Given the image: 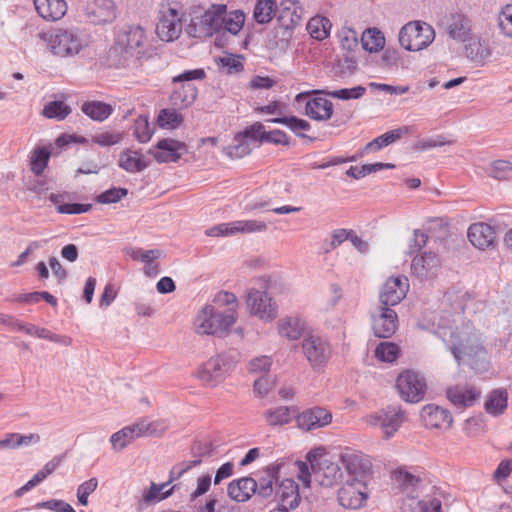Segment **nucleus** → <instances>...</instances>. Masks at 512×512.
<instances>
[{"instance_id": "1", "label": "nucleus", "mask_w": 512, "mask_h": 512, "mask_svg": "<svg viewBox=\"0 0 512 512\" xmlns=\"http://www.w3.org/2000/svg\"><path fill=\"white\" fill-rule=\"evenodd\" d=\"M239 303L235 294L221 291L212 304H206L196 313L192 327L196 334L226 337L238 319Z\"/></svg>"}, {"instance_id": "2", "label": "nucleus", "mask_w": 512, "mask_h": 512, "mask_svg": "<svg viewBox=\"0 0 512 512\" xmlns=\"http://www.w3.org/2000/svg\"><path fill=\"white\" fill-rule=\"evenodd\" d=\"M245 14L241 10L227 12L225 4H212L199 18L188 27L192 37L212 36L219 32L237 35L243 28Z\"/></svg>"}, {"instance_id": "3", "label": "nucleus", "mask_w": 512, "mask_h": 512, "mask_svg": "<svg viewBox=\"0 0 512 512\" xmlns=\"http://www.w3.org/2000/svg\"><path fill=\"white\" fill-rule=\"evenodd\" d=\"M450 337L452 340L451 352L458 364L463 361L476 371L487 370L489 366L487 351L476 333L451 332Z\"/></svg>"}, {"instance_id": "4", "label": "nucleus", "mask_w": 512, "mask_h": 512, "mask_svg": "<svg viewBox=\"0 0 512 512\" xmlns=\"http://www.w3.org/2000/svg\"><path fill=\"white\" fill-rule=\"evenodd\" d=\"M41 38L50 52L60 57L77 55L89 44L87 35L77 28H56L42 33Z\"/></svg>"}, {"instance_id": "5", "label": "nucleus", "mask_w": 512, "mask_h": 512, "mask_svg": "<svg viewBox=\"0 0 512 512\" xmlns=\"http://www.w3.org/2000/svg\"><path fill=\"white\" fill-rule=\"evenodd\" d=\"M240 354L236 350L224 351L207 360L198 370V378L206 385L215 386L234 368Z\"/></svg>"}, {"instance_id": "6", "label": "nucleus", "mask_w": 512, "mask_h": 512, "mask_svg": "<svg viewBox=\"0 0 512 512\" xmlns=\"http://www.w3.org/2000/svg\"><path fill=\"white\" fill-rule=\"evenodd\" d=\"M313 470L315 480L324 487H332L338 484L343 477V472L339 466V461H333L326 453L325 449L319 447L307 454Z\"/></svg>"}, {"instance_id": "7", "label": "nucleus", "mask_w": 512, "mask_h": 512, "mask_svg": "<svg viewBox=\"0 0 512 512\" xmlns=\"http://www.w3.org/2000/svg\"><path fill=\"white\" fill-rule=\"evenodd\" d=\"M205 77L203 69L186 70L173 78L175 88L173 89L170 102L176 108H187L191 106L198 94L192 80H202Z\"/></svg>"}, {"instance_id": "8", "label": "nucleus", "mask_w": 512, "mask_h": 512, "mask_svg": "<svg viewBox=\"0 0 512 512\" xmlns=\"http://www.w3.org/2000/svg\"><path fill=\"white\" fill-rule=\"evenodd\" d=\"M399 43L407 51H421L435 39V31L431 25L422 21H410L399 31Z\"/></svg>"}, {"instance_id": "9", "label": "nucleus", "mask_w": 512, "mask_h": 512, "mask_svg": "<svg viewBox=\"0 0 512 512\" xmlns=\"http://www.w3.org/2000/svg\"><path fill=\"white\" fill-rule=\"evenodd\" d=\"M147 36L145 30L139 25H126L118 30L110 52L127 59L141 54Z\"/></svg>"}, {"instance_id": "10", "label": "nucleus", "mask_w": 512, "mask_h": 512, "mask_svg": "<svg viewBox=\"0 0 512 512\" xmlns=\"http://www.w3.org/2000/svg\"><path fill=\"white\" fill-rule=\"evenodd\" d=\"M301 346L305 358L313 369L324 367L332 354L330 343L317 335L305 336Z\"/></svg>"}, {"instance_id": "11", "label": "nucleus", "mask_w": 512, "mask_h": 512, "mask_svg": "<svg viewBox=\"0 0 512 512\" xmlns=\"http://www.w3.org/2000/svg\"><path fill=\"white\" fill-rule=\"evenodd\" d=\"M396 387L401 398L410 403L421 401L426 392L424 378L411 370L405 371L398 376Z\"/></svg>"}, {"instance_id": "12", "label": "nucleus", "mask_w": 512, "mask_h": 512, "mask_svg": "<svg viewBox=\"0 0 512 512\" xmlns=\"http://www.w3.org/2000/svg\"><path fill=\"white\" fill-rule=\"evenodd\" d=\"M267 230V224L259 220H238L229 223L215 225L205 231L207 236L226 237L239 233L264 232Z\"/></svg>"}, {"instance_id": "13", "label": "nucleus", "mask_w": 512, "mask_h": 512, "mask_svg": "<svg viewBox=\"0 0 512 512\" xmlns=\"http://www.w3.org/2000/svg\"><path fill=\"white\" fill-rule=\"evenodd\" d=\"M367 499L366 484L357 479L347 480L338 490V502L347 509H359Z\"/></svg>"}, {"instance_id": "14", "label": "nucleus", "mask_w": 512, "mask_h": 512, "mask_svg": "<svg viewBox=\"0 0 512 512\" xmlns=\"http://www.w3.org/2000/svg\"><path fill=\"white\" fill-rule=\"evenodd\" d=\"M182 32V15L175 8H167L160 12L156 26V34L166 42H172L179 38Z\"/></svg>"}, {"instance_id": "15", "label": "nucleus", "mask_w": 512, "mask_h": 512, "mask_svg": "<svg viewBox=\"0 0 512 512\" xmlns=\"http://www.w3.org/2000/svg\"><path fill=\"white\" fill-rule=\"evenodd\" d=\"M440 268L441 260L433 252L425 251L416 255L411 261V273L421 282L434 279Z\"/></svg>"}, {"instance_id": "16", "label": "nucleus", "mask_w": 512, "mask_h": 512, "mask_svg": "<svg viewBox=\"0 0 512 512\" xmlns=\"http://www.w3.org/2000/svg\"><path fill=\"white\" fill-rule=\"evenodd\" d=\"M246 302L250 313L262 320H272L277 316V305L266 292L250 289Z\"/></svg>"}, {"instance_id": "17", "label": "nucleus", "mask_w": 512, "mask_h": 512, "mask_svg": "<svg viewBox=\"0 0 512 512\" xmlns=\"http://www.w3.org/2000/svg\"><path fill=\"white\" fill-rule=\"evenodd\" d=\"M83 15L92 24L105 25L116 19V6L112 0H93L84 6Z\"/></svg>"}, {"instance_id": "18", "label": "nucleus", "mask_w": 512, "mask_h": 512, "mask_svg": "<svg viewBox=\"0 0 512 512\" xmlns=\"http://www.w3.org/2000/svg\"><path fill=\"white\" fill-rule=\"evenodd\" d=\"M187 151V145L184 142L172 138H164L159 140L148 153L158 163H170L177 162Z\"/></svg>"}, {"instance_id": "19", "label": "nucleus", "mask_w": 512, "mask_h": 512, "mask_svg": "<svg viewBox=\"0 0 512 512\" xmlns=\"http://www.w3.org/2000/svg\"><path fill=\"white\" fill-rule=\"evenodd\" d=\"M398 324V316L391 307L380 305L372 313V329L378 338L391 337Z\"/></svg>"}, {"instance_id": "20", "label": "nucleus", "mask_w": 512, "mask_h": 512, "mask_svg": "<svg viewBox=\"0 0 512 512\" xmlns=\"http://www.w3.org/2000/svg\"><path fill=\"white\" fill-rule=\"evenodd\" d=\"M409 289L408 278L392 277L386 280L379 295L380 305L392 307L399 304Z\"/></svg>"}, {"instance_id": "21", "label": "nucleus", "mask_w": 512, "mask_h": 512, "mask_svg": "<svg viewBox=\"0 0 512 512\" xmlns=\"http://www.w3.org/2000/svg\"><path fill=\"white\" fill-rule=\"evenodd\" d=\"M406 419L404 411L400 408H388L370 417V423L380 426L386 439L391 438Z\"/></svg>"}, {"instance_id": "22", "label": "nucleus", "mask_w": 512, "mask_h": 512, "mask_svg": "<svg viewBox=\"0 0 512 512\" xmlns=\"http://www.w3.org/2000/svg\"><path fill=\"white\" fill-rule=\"evenodd\" d=\"M331 421L332 414L322 407H314L297 414V426L304 431L320 429Z\"/></svg>"}, {"instance_id": "23", "label": "nucleus", "mask_w": 512, "mask_h": 512, "mask_svg": "<svg viewBox=\"0 0 512 512\" xmlns=\"http://www.w3.org/2000/svg\"><path fill=\"white\" fill-rule=\"evenodd\" d=\"M339 462L344 465L349 475L357 479L367 473L371 466L370 461L363 453L350 448L342 450Z\"/></svg>"}, {"instance_id": "24", "label": "nucleus", "mask_w": 512, "mask_h": 512, "mask_svg": "<svg viewBox=\"0 0 512 512\" xmlns=\"http://www.w3.org/2000/svg\"><path fill=\"white\" fill-rule=\"evenodd\" d=\"M447 399L458 408L473 406L480 398L481 391L471 385H455L446 391Z\"/></svg>"}, {"instance_id": "25", "label": "nucleus", "mask_w": 512, "mask_h": 512, "mask_svg": "<svg viewBox=\"0 0 512 512\" xmlns=\"http://www.w3.org/2000/svg\"><path fill=\"white\" fill-rule=\"evenodd\" d=\"M421 418L428 428H450L453 422L452 415L448 410L433 404L422 408Z\"/></svg>"}, {"instance_id": "26", "label": "nucleus", "mask_w": 512, "mask_h": 512, "mask_svg": "<svg viewBox=\"0 0 512 512\" xmlns=\"http://www.w3.org/2000/svg\"><path fill=\"white\" fill-rule=\"evenodd\" d=\"M468 238L473 246L484 250L494 244L496 232L489 224L474 223L468 229Z\"/></svg>"}, {"instance_id": "27", "label": "nucleus", "mask_w": 512, "mask_h": 512, "mask_svg": "<svg viewBox=\"0 0 512 512\" xmlns=\"http://www.w3.org/2000/svg\"><path fill=\"white\" fill-rule=\"evenodd\" d=\"M466 56L479 66H484L492 55L489 43L480 37H470L465 45Z\"/></svg>"}, {"instance_id": "28", "label": "nucleus", "mask_w": 512, "mask_h": 512, "mask_svg": "<svg viewBox=\"0 0 512 512\" xmlns=\"http://www.w3.org/2000/svg\"><path fill=\"white\" fill-rule=\"evenodd\" d=\"M257 491V481L251 477H242L229 483L227 492L232 500L245 502Z\"/></svg>"}, {"instance_id": "29", "label": "nucleus", "mask_w": 512, "mask_h": 512, "mask_svg": "<svg viewBox=\"0 0 512 512\" xmlns=\"http://www.w3.org/2000/svg\"><path fill=\"white\" fill-rule=\"evenodd\" d=\"M34 5L39 16L47 21L60 20L67 12L65 0H34Z\"/></svg>"}, {"instance_id": "30", "label": "nucleus", "mask_w": 512, "mask_h": 512, "mask_svg": "<svg viewBox=\"0 0 512 512\" xmlns=\"http://www.w3.org/2000/svg\"><path fill=\"white\" fill-rule=\"evenodd\" d=\"M366 92V88L359 85L352 88H343L340 90L335 91H328V90H312L307 92H301L296 95L295 101L301 102L304 99H306L310 95H318V94H325L332 98H337L341 100H350V99H359L361 98Z\"/></svg>"}, {"instance_id": "31", "label": "nucleus", "mask_w": 512, "mask_h": 512, "mask_svg": "<svg viewBox=\"0 0 512 512\" xmlns=\"http://www.w3.org/2000/svg\"><path fill=\"white\" fill-rule=\"evenodd\" d=\"M301 13L302 10L297 2L292 0L283 1L277 18L280 28L287 32L295 27L301 20Z\"/></svg>"}, {"instance_id": "32", "label": "nucleus", "mask_w": 512, "mask_h": 512, "mask_svg": "<svg viewBox=\"0 0 512 512\" xmlns=\"http://www.w3.org/2000/svg\"><path fill=\"white\" fill-rule=\"evenodd\" d=\"M276 496L281 501V507L294 509L298 507L301 497L298 484L293 479H284L276 490Z\"/></svg>"}, {"instance_id": "33", "label": "nucleus", "mask_w": 512, "mask_h": 512, "mask_svg": "<svg viewBox=\"0 0 512 512\" xmlns=\"http://www.w3.org/2000/svg\"><path fill=\"white\" fill-rule=\"evenodd\" d=\"M305 114L316 121H326L333 114V103L322 97H314L306 102Z\"/></svg>"}, {"instance_id": "34", "label": "nucleus", "mask_w": 512, "mask_h": 512, "mask_svg": "<svg viewBox=\"0 0 512 512\" xmlns=\"http://www.w3.org/2000/svg\"><path fill=\"white\" fill-rule=\"evenodd\" d=\"M297 414L296 406H278L264 411L263 417L270 426H283L297 419Z\"/></svg>"}, {"instance_id": "35", "label": "nucleus", "mask_w": 512, "mask_h": 512, "mask_svg": "<svg viewBox=\"0 0 512 512\" xmlns=\"http://www.w3.org/2000/svg\"><path fill=\"white\" fill-rule=\"evenodd\" d=\"M119 167L129 173H138L148 167L141 152L131 149H125L119 155Z\"/></svg>"}, {"instance_id": "36", "label": "nucleus", "mask_w": 512, "mask_h": 512, "mask_svg": "<svg viewBox=\"0 0 512 512\" xmlns=\"http://www.w3.org/2000/svg\"><path fill=\"white\" fill-rule=\"evenodd\" d=\"M441 501L437 498L418 500L408 496L403 500L401 510L403 512H442Z\"/></svg>"}, {"instance_id": "37", "label": "nucleus", "mask_w": 512, "mask_h": 512, "mask_svg": "<svg viewBox=\"0 0 512 512\" xmlns=\"http://www.w3.org/2000/svg\"><path fill=\"white\" fill-rule=\"evenodd\" d=\"M447 31L450 38L461 42H467L470 38L471 21L464 15H454L448 25Z\"/></svg>"}, {"instance_id": "38", "label": "nucleus", "mask_w": 512, "mask_h": 512, "mask_svg": "<svg viewBox=\"0 0 512 512\" xmlns=\"http://www.w3.org/2000/svg\"><path fill=\"white\" fill-rule=\"evenodd\" d=\"M277 328L282 337L297 340L304 333L305 323L296 317H286L278 321Z\"/></svg>"}, {"instance_id": "39", "label": "nucleus", "mask_w": 512, "mask_h": 512, "mask_svg": "<svg viewBox=\"0 0 512 512\" xmlns=\"http://www.w3.org/2000/svg\"><path fill=\"white\" fill-rule=\"evenodd\" d=\"M392 477L402 492H414L421 479L408 471L405 467H399L392 472Z\"/></svg>"}, {"instance_id": "40", "label": "nucleus", "mask_w": 512, "mask_h": 512, "mask_svg": "<svg viewBox=\"0 0 512 512\" xmlns=\"http://www.w3.org/2000/svg\"><path fill=\"white\" fill-rule=\"evenodd\" d=\"M278 465H272L265 469V475L257 482V491L255 494L263 498H269L274 492V481L278 479Z\"/></svg>"}, {"instance_id": "41", "label": "nucleus", "mask_w": 512, "mask_h": 512, "mask_svg": "<svg viewBox=\"0 0 512 512\" xmlns=\"http://www.w3.org/2000/svg\"><path fill=\"white\" fill-rule=\"evenodd\" d=\"M407 131L408 129L406 127H401L395 130L388 131L376 137L371 142L367 143L366 146L364 147V150L366 152L378 151L401 138V136L407 133Z\"/></svg>"}, {"instance_id": "42", "label": "nucleus", "mask_w": 512, "mask_h": 512, "mask_svg": "<svg viewBox=\"0 0 512 512\" xmlns=\"http://www.w3.org/2000/svg\"><path fill=\"white\" fill-rule=\"evenodd\" d=\"M81 110L85 115L95 121H104L113 111L110 105L100 101L85 102Z\"/></svg>"}, {"instance_id": "43", "label": "nucleus", "mask_w": 512, "mask_h": 512, "mask_svg": "<svg viewBox=\"0 0 512 512\" xmlns=\"http://www.w3.org/2000/svg\"><path fill=\"white\" fill-rule=\"evenodd\" d=\"M267 122L282 124L288 127L291 131H293L298 137L305 138L306 135L301 133V131H308L311 128V125L308 121L304 119H300L296 116H284L268 119Z\"/></svg>"}, {"instance_id": "44", "label": "nucleus", "mask_w": 512, "mask_h": 512, "mask_svg": "<svg viewBox=\"0 0 512 512\" xmlns=\"http://www.w3.org/2000/svg\"><path fill=\"white\" fill-rule=\"evenodd\" d=\"M362 46L363 48L372 53V52H378L384 47L385 44V38L381 31L377 29H367L362 34L361 38Z\"/></svg>"}, {"instance_id": "45", "label": "nucleus", "mask_w": 512, "mask_h": 512, "mask_svg": "<svg viewBox=\"0 0 512 512\" xmlns=\"http://www.w3.org/2000/svg\"><path fill=\"white\" fill-rule=\"evenodd\" d=\"M71 113V109L64 101H50L44 105L42 114L48 119L64 120Z\"/></svg>"}, {"instance_id": "46", "label": "nucleus", "mask_w": 512, "mask_h": 512, "mask_svg": "<svg viewBox=\"0 0 512 512\" xmlns=\"http://www.w3.org/2000/svg\"><path fill=\"white\" fill-rule=\"evenodd\" d=\"M507 407V394L501 390H494L485 402V409L489 414L499 415Z\"/></svg>"}, {"instance_id": "47", "label": "nucleus", "mask_w": 512, "mask_h": 512, "mask_svg": "<svg viewBox=\"0 0 512 512\" xmlns=\"http://www.w3.org/2000/svg\"><path fill=\"white\" fill-rule=\"evenodd\" d=\"M395 166L390 163H371V164H364L361 167L358 166H351L346 174L349 177H352L354 179H360L362 177H365L366 175H369L371 173L383 170V169H392Z\"/></svg>"}, {"instance_id": "48", "label": "nucleus", "mask_w": 512, "mask_h": 512, "mask_svg": "<svg viewBox=\"0 0 512 512\" xmlns=\"http://www.w3.org/2000/svg\"><path fill=\"white\" fill-rule=\"evenodd\" d=\"M274 7L275 0H257L253 10L255 21L259 24L268 23L272 19Z\"/></svg>"}, {"instance_id": "49", "label": "nucleus", "mask_w": 512, "mask_h": 512, "mask_svg": "<svg viewBox=\"0 0 512 512\" xmlns=\"http://www.w3.org/2000/svg\"><path fill=\"white\" fill-rule=\"evenodd\" d=\"M157 122L162 128L175 129L183 122V117L175 109H162Z\"/></svg>"}, {"instance_id": "50", "label": "nucleus", "mask_w": 512, "mask_h": 512, "mask_svg": "<svg viewBox=\"0 0 512 512\" xmlns=\"http://www.w3.org/2000/svg\"><path fill=\"white\" fill-rule=\"evenodd\" d=\"M399 353V346L392 342H381L375 349V357L382 362L395 361Z\"/></svg>"}, {"instance_id": "51", "label": "nucleus", "mask_w": 512, "mask_h": 512, "mask_svg": "<svg viewBox=\"0 0 512 512\" xmlns=\"http://www.w3.org/2000/svg\"><path fill=\"white\" fill-rule=\"evenodd\" d=\"M168 486V483H162L160 485H157L155 483H152L149 490L146 491L142 496V501L145 503H151L154 501H159L166 499L169 497L175 486L171 487L170 489L164 491V489Z\"/></svg>"}, {"instance_id": "52", "label": "nucleus", "mask_w": 512, "mask_h": 512, "mask_svg": "<svg viewBox=\"0 0 512 512\" xmlns=\"http://www.w3.org/2000/svg\"><path fill=\"white\" fill-rule=\"evenodd\" d=\"M136 439L133 430H131L130 426H126L121 430L112 434L110 438V442L113 446V449L123 450L127 445H129L132 441Z\"/></svg>"}, {"instance_id": "53", "label": "nucleus", "mask_w": 512, "mask_h": 512, "mask_svg": "<svg viewBox=\"0 0 512 512\" xmlns=\"http://www.w3.org/2000/svg\"><path fill=\"white\" fill-rule=\"evenodd\" d=\"M133 133L136 139L141 143L148 142L153 134V130L150 127L147 116H139L134 121Z\"/></svg>"}, {"instance_id": "54", "label": "nucleus", "mask_w": 512, "mask_h": 512, "mask_svg": "<svg viewBox=\"0 0 512 512\" xmlns=\"http://www.w3.org/2000/svg\"><path fill=\"white\" fill-rule=\"evenodd\" d=\"M353 230H348L344 228L335 229L330 234V240L325 241L324 243V252L329 253L332 250L336 249L346 240H349L351 237V233Z\"/></svg>"}, {"instance_id": "55", "label": "nucleus", "mask_w": 512, "mask_h": 512, "mask_svg": "<svg viewBox=\"0 0 512 512\" xmlns=\"http://www.w3.org/2000/svg\"><path fill=\"white\" fill-rule=\"evenodd\" d=\"M126 255L130 256L133 260H140L144 263L153 262L162 255L159 249L143 250L142 248H126Z\"/></svg>"}, {"instance_id": "56", "label": "nucleus", "mask_w": 512, "mask_h": 512, "mask_svg": "<svg viewBox=\"0 0 512 512\" xmlns=\"http://www.w3.org/2000/svg\"><path fill=\"white\" fill-rule=\"evenodd\" d=\"M323 23L329 24V19L321 16L311 18L307 23V30L311 37L317 40H323L328 37L327 30H324Z\"/></svg>"}, {"instance_id": "57", "label": "nucleus", "mask_w": 512, "mask_h": 512, "mask_svg": "<svg viewBox=\"0 0 512 512\" xmlns=\"http://www.w3.org/2000/svg\"><path fill=\"white\" fill-rule=\"evenodd\" d=\"M235 142L226 148L227 155L231 158H242L251 152L250 143L243 135H238Z\"/></svg>"}, {"instance_id": "58", "label": "nucleus", "mask_w": 512, "mask_h": 512, "mask_svg": "<svg viewBox=\"0 0 512 512\" xmlns=\"http://www.w3.org/2000/svg\"><path fill=\"white\" fill-rule=\"evenodd\" d=\"M498 27L503 35L512 38V4H507L499 12Z\"/></svg>"}, {"instance_id": "59", "label": "nucleus", "mask_w": 512, "mask_h": 512, "mask_svg": "<svg viewBox=\"0 0 512 512\" xmlns=\"http://www.w3.org/2000/svg\"><path fill=\"white\" fill-rule=\"evenodd\" d=\"M512 173V162L507 160H496L491 163L489 175L495 179H507Z\"/></svg>"}, {"instance_id": "60", "label": "nucleus", "mask_w": 512, "mask_h": 512, "mask_svg": "<svg viewBox=\"0 0 512 512\" xmlns=\"http://www.w3.org/2000/svg\"><path fill=\"white\" fill-rule=\"evenodd\" d=\"M34 509H48L54 512H76L74 508L64 500L50 499L38 502L33 506Z\"/></svg>"}, {"instance_id": "61", "label": "nucleus", "mask_w": 512, "mask_h": 512, "mask_svg": "<svg viewBox=\"0 0 512 512\" xmlns=\"http://www.w3.org/2000/svg\"><path fill=\"white\" fill-rule=\"evenodd\" d=\"M127 194L128 190L126 188H111L99 194L96 200L101 204L117 203Z\"/></svg>"}, {"instance_id": "62", "label": "nucleus", "mask_w": 512, "mask_h": 512, "mask_svg": "<svg viewBox=\"0 0 512 512\" xmlns=\"http://www.w3.org/2000/svg\"><path fill=\"white\" fill-rule=\"evenodd\" d=\"M97 487L98 480L94 477L80 484L77 489V498L79 503L86 506L88 504L89 495L92 494Z\"/></svg>"}, {"instance_id": "63", "label": "nucleus", "mask_w": 512, "mask_h": 512, "mask_svg": "<svg viewBox=\"0 0 512 512\" xmlns=\"http://www.w3.org/2000/svg\"><path fill=\"white\" fill-rule=\"evenodd\" d=\"M50 153L45 148H38L34 151L31 160V169L36 174H41L49 160Z\"/></svg>"}, {"instance_id": "64", "label": "nucleus", "mask_w": 512, "mask_h": 512, "mask_svg": "<svg viewBox=\"0 0 512 512\" xmlns=\"http://www.w3.org/2000/svg\"><path fill=\"white\" fill-rule=\"evenodd\" d=\"M122 139V135L118 132L104 131L97 133L92 137V141L100 146L108 147L118 144Z\"/></svg>"}]
</instances>
